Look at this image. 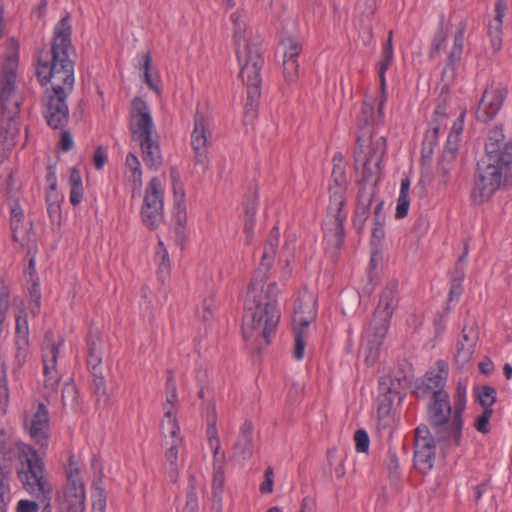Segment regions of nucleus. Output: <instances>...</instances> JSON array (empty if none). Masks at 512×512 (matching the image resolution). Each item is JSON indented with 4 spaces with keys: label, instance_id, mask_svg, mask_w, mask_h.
<instances>
[{
    "label": "nucleus",
    "instance_id": "nucleus-9",
    "mask_svg": "<svg viewBox=\"0 0 512 512\" xmlns=\"http://www.w3.org/2000/svg\"><path fill=\"white\" fill-rule=\"evenodd\" d=\"M347 184L345 168L335 163L329 183V205L324 226V239L334 249L341 247L345 237L343 222L347 218V211L343 207L346 203Z\"/></svg>",
    "mask_w": 512,
    "mask_h": 512
},
{
    "label": "nucleus",
    "instance_id": "nucleus-19",
    "mask_svg": "<svg viewBox=\"0 0 512 512\" xmlns=\"http://www.w3.org/2000/svg\"><path fill=\"white\" fill-rule=\"evenodd\" d=\"M448 378V368L443 360L436 362V368L426 372L421 381H417L414 394L417 398L434 396L438 393H448L445 386Z\"/></svg>",
    "mask_w": 512,
    "mask_h": 512
},
{
    "label": "nucleus",
    "instance_id": "nucleus-36",
    "mask_svg": "<svg viewBox=\"0 0 512 512\" xmlns=\"http://www.w3.org/2000/svg\"><path fill=\"white\" fill-rule=\"evenodd\" d=\"M10 474L11 471H5V468L0 466V512H7V504L11 500Z\"/></svg>",
    "mask_w": 512,
    "mask_h": 512
},
{
    "label": "nucleus",
    "instance_id": "nucleus-56",
    "mask_svg": "<svg viewBox=\"0 0 512 512\" xmlns=\"http://www.w3.org/2000/svg\"><path fill=\"white\" fill-rule=\"evenodd\" d=\"M107 150L103 146H98L95 149L94 156H93V163L94 167L97 170H100L104 167L105 163L107 162Z\"/></svg>",
    "mask_w": 512,
    "mask_h": 512
},
{
    "label": "nucleus",
    "instance_id": "nucleus-35",
    "mask_svg": "<svg viewBox=\"0 0 512 512\" xmlns=\"http://www.w3.org/2000/svg\"><path fill=\"white\" fill-rule=\"evenodd\" d=\"M474 395L484 410H493V405L497 400V391L494 387L489 385L475 387Z\"/></svg>",
    "mask_w": 512,
    "mask_h": 512
},
{
    "label": "nucleus",
    "instance_id": "nucleus-64",
    "mask_svg": "<svg viewBox=\"0 0 512 512\" xmlns=\"http://www.w3.org/2000/svg\"><path fill=\"white\" fill-rule=\"evenodd\" d=\"M358 8L366 16H372L377 10V0H359Z\"/></svg>",
    "mask_w": 512,
    "mask_h": 512
},
{
    "label": "nucleus",
    "instance_id": "nucleus-51",
    "mask_svg": "<svg viewBox=\"0 0 512 512\" xmlns=\"http://www.w3.org/2000/svg\"><path fill=\"white\" fill-rule=\"evenodd\" d=\"M493 413V410H484L483 409V412L481 415H479L477 418H476V421H475V428L483 433V434H486L490 431V428H489V421H490V418H491V415Z\"/></svg>",
    "mask_w": 512,
    "mask_h": 512
},
{
    "label": "nucleus",
    "instance_id": "nucleus-14",
    "mask_svg": "<svg viewBox=\"0 0 512 512\" xmlns=\"http://www.w3.org/2000/svg\"><path fill=\"white\" fill-rule=\"evenodd\" d=\"M413 465L421 474L429 473L436 460L435 434L428 426L420 425L415 429Z\"/></svg>",
    "mask_w": 512,
    "mask_h": 512
},
{
    "label": "nucleus",
    "instance_id": "nucleus-54",
    "mask_svg": "<svg viewBox=\"0 0 512 512\" xmlns=\"http://www.w3.org/2000/svg\"><path fill=\"white\" fill-rule=\"evenodd\" d=\"M466 255H467V249H465V253L459 258V261L455 266V269H454L452 277H451V282H454V283L459 282V284L463 285V281L465 278V271H464V266H463L462 262L464 261Z\"/></svg>",
    "mask_w": 512,
    "mask_h": 512
},
{
    "label": "nucleus",
    "instance_id": "nucleus-44",
    "mask_svg": "<svg viewBox=\"0 0 512 512\" xmlns=\"http://www.w3.org/2000/svg\"><path fill=\"white\" fill-rule=\"evenodd\" d=\"M299 64L297 60H283V75L285 81L293 83L298 78Z\"/></svg>",
    "mask_w": 512,
    "mask_h": 512
},
{
    "label": "nucleus",
    "instance_id": "nucleus-49",
    "mask_svg": "<svg viewBox=\"0 0 512 512\" xmlns=\"http://www.w3.org/2000/svg\"><path fill=\"white\" fill-rule=\"evenodd\" d=\"M9 397L7 366L0 356V398L7 400Z\"/></svg>",
    "mask_w": 512,
    "mask_h": 512
},
{
    "label": "nucleus",
    "instance_id": "nucleus-39",
    "mask_svg": "<svg viewBox=\"0 0 512 512\" xmlns=\"http://www.w3.org/2000/svg\"><path fill=\"white\" fill-rule=\"evenodd\" d=\"M151 63H152V59H151L150 53L147 52V53L143 54L141 67L143 69L144 82L147 84V86L151 90L159 93L160 92L159 81H158L157 77L153 78L150 73Z\"/></svg>",
    "mask_w": 512,
    "mask_h": 512
},
{
    "label": "nucleus",
    "instance_id": "nucleus-29",
    "mask_svg": "<svg viewBox=\"0 0 512 512\" xmlns=\"http://www.w3.org/2000/svg\"><path fill=\"white\" fill-rule=\"evenodd\" d=\"M253 425L251 421L246 420L240 427V432L236 443L233 446V456L247 460L253 454Z\"/></svg>",
    "mask_w": 512,
    "mask_h": 512
},
{
    "label": "nucleus",
    "instance_id": "nucleus-18",
    "mask_svg": "<svg viewBox=\"0 0 512 512\" xmlns=\"http://www.w3.org/2000/svg\"><path fill=\"white\" fill-rule=\"evenodd\" d=\"M233 23V39L236 46V56L239 61V52H252L256 50L260 57H263L261 43L257 37L252 38L247 30V13L243 9H238L230 15Z\"/></svg>",
    "mask_w": 512,
    "mask_h": 512
},
{
    "label": "nucleus",
    "instance_id": "nucleus-52",
    "mask_svg": "<svg viewBox=\"0 0 512 512\" xmlns=\"http://www.w3.org/2000/svg\"><path fill=\"white\" fill-rule=\"evenodd\" d=\"M387 467H388L390 476L394 479H398L400 476V465H399L397 455L394 451L389 450V452H388Z\"/></svg>",
    "mask_w": 512,
    "mask_h": 512
},
{
    "label": "nucleus",
    "instance_id": "nucleus-33",
    "mask_svg": "<svg viewBox=\"0 0 512 512\" xmlns=\"http://www.w3.org/2000/svg\"><path fill=\"white\" fill-rule=\"evenodd\" d=\"M455 167V159H452V154H442L437 165V177L439 185L447 186L451 180V171Z\"/></svg>",
    "mask_w": 512,
    "mask_h": 512
},
{
    "label": "nucleus",
    "instance_id": "nucleus-62",
    "mask_svg": "<svg viewBox=\"0 0 512 512\" xmlns=\"http://www.w3.org/2000/svg\"><path fill=\"white\" fill-rule=\"evenodd\" d=\"M102 355H87V367L90 373L102 372Z\"/></svg>",
    "mask_w": 512,
    "mask_h": 512
},
{
    "label": "nucleus",
    "instance_id": "nucleus-32",
    "mask_svg": "<svg viewBox=\"0 0 512 512\" xmlns=\"http://www.w3.org/2000/svg\"><path fill=\"white\" fill-rule=\"evenodd\" d=\"M11 217L10 227L12 230V237L15 242H22L25 240V234L22 232L24 213L17 202L10 206Z\"/></svg>",
    "mask_w": 512,
    "mask_h": 512
},
{
    "label": "nucleus",
    "instance_id": "nucleus-63",
    "mask_svg": "<svg viewBox=\"0 0 512 512\" xmlns=\"http://www.w3.org/2000/svg\"><path fill=\"white\" fill-rule=\"evenodd\" d=\"M61 130H62V132H61L59 147L62 151L68 152L74 146L73 137L69 131L64 130V129H61Z\"/></svg>",
    "mask_w": 512,
    "mask_h": 512
},
{
    "label": "nucleus",
    "instance_id": "nucleus-48",
    "mask_svg": "<svg viewBox=\"0 0 512 512\" xmlns=\"http://www.w3.org/2000/svg\"><path fill=\"white\" fill-rule=\"evenodd\" d=\"M12 451V444L6 441L3 434H0V466H3L5 471H10L4 462L11 460Z\"/></svg>",
    "mask_w": 512,
    "mask_h": 512
},
{
    "label": "nucleus",
    "instance_id": "nucleus-15",
    "mask_svg": "<svg viewBox=\"0 0 512 512\" xmlns=\"http://www.w3.org/2000/svg\"><path fill=\"white\" fill-rule=\"evenodd\" d=\"M63 342V339L56 342L52 331L45 333L42 344V363L44 388L47 393H56L60 384L61 375L57 369V359Z\"/></svg>",
    "mask_w": 512,
    "mask_h": 512
},
{
    "label": "nucleus",
    "instance_id": "nucleus-6",
    "mask_svg": "<svg viewBox=\"0 0 512 512\" xmlns=\"http://www.w3.org/2000/svg\"><path fill=\"white\" fill-rule=\"evenodd\" d=\"M18 56L8 55L0 76V143L8 149L14 146L18 134L15 118L20 112L21 97L16 88Z\"/></svg>",
    "mask_w": 512,
    "mask_h": 512
},
{
    "label": "nucleus",
    "instance_id": "nucleus-11",
    "mask_svg": "<svg viewBox=\"0 0 512 512\" xmlns=\"http://www.w3.org/2000/svg\"><path fill=\"white\" fill-rule=\"evenodd\" d=\"M239 77L247 86L246 113L254 114L261 96V70L264 58L256 50L239 52Z\"/></svg>",
    "mask_w": 512,
    "mask_h": 512
},
{
    "label": "nucleus",
    "instance_id": "nucleus-5",
    "mask_svg": "<svg viewBox=\"0 0 512 512\" xmlns=\"http://www.w3.org/2000/svg\"><path fill=\"white\" fill-rule=\"evenodd\" d=\"M385 153L386 138L384 136L376 137L372 143H368L363 148H360L359 145L355 148V162L362 164V178L358 181L359 191L353 217V226L358 233L365 228L373 202L376 199H381L377 196V184L380 179V165Z\"/></svg>",
    "mask_w": 512,
    "mask_h": 512
},
{
    "label": "nucleus",
    "instance_id": "nucleus-45",
    "mask_svg": "<svg viewBox=\"0 0 512 512\" xmlns=\"http://www.w3.org/2000/svg\"><path fill=\"white\" fill-rule=\"evenodd\" d=\"M92 376V384L91 388L93 393L97 396L98 400L102 397H106V382L102 375V372L99 373H91Z\"/></svg>",
    "mask_w": 512,
    "mask_h": 512
},
{
    "label": "nucleus",
    "instance_id": "nucleus-7",
    "mask_svg": "<svg viewBox=\"0 0 512 512\" xmlns=\"http://www.w3.org/2000/svg\"><path fill=\"white\" fill-rule=\"evenodd\" d=\"M15 447L19 460L17 478L22 488L30 496L40 501L43 506L51 503L53 486L39 451L22 441L16 442Z\"/></svg>",
    "mask_w": 512,
    "mask_h": 512
},
{
    "label": "nucleus",
    "instance_id": "nucleus-12",
    "mask_svg": "<svg viewBox=\"0 0 512 512\" xmlns=\"http://www.w3.org/2000/svg\"><path fill=\"white\" fill-rule=\"evenodd\" d=\"M211 136V118L197 110L194 115V126L190 138L193 150L194 167L201 174H205L209 169V147L211 145Z\"/></svg>",
    "mask_w": 512,
    "mask_h": 512
},
{
    "label": "nucleus",
    "instance_id": "nucleus-28",
    "mask_svg": "<svg viewBox=\"0 0 512 512\" xmlns=\"http://www.w3.org/2000/svg\"><path fill=\"white\" fill-rule=\"evenodd\" d=\"M279 238L280 232L278 227H273L265 242L261 263L259 264L253 276H256L261 271L263 274V281L268 280V270L273 265L276 250L279 245Z\"/></svg>",
    "mask_w": 512,
    "mask_h": 512
},
{
    "label": "nucleus",
    "instance_id": "nucleus-58",
    "mask_svg": "<svg viewBox=\"0 0 512 512\" xmlns=\"http://www.w3.org/2000/svg\"><path fill=\"white\" fill-rule=\"evenodd\" d=\"M210 447L213 450V467L220 464V459H222V465H224L225 455L220 452V440L219 437H212Z\"/></svg>",
    "mask_w": 512,
    "mask_h": 512
},
{
    "label": "nucleus",
    "instance_id": "nucleus-57",
    "mask_svg": "<svg viewBox=\"0 0 512 512\" xmlns=\"http://www.w3.org/2000/svg\"><path fill=\"white\" fill-rule=\"evenodd\" d=\"M409 206H410L409 197L398 196L396 213H395L396 218L401 219V218H404L405 216H407Z\"/></svg>",
    "mask_w": 512,
    "mask_h": 512
},
{
    "label": "nucleus",
    "instance_id": "nucleus-53",
    "mask_svg": "<svg viewBox=\"0 0 512 512\" xmlns=\"http://www.w3.org/2000/svg\"><path fill=\"white\" fill-rule=\"evenodd\" d=\"M39 503L41 502L38 501L37 499H21L17 503L16 512H38Z\"/></svg>",
    "mask_w": 512,
    "mask_h": 512
},
{
    "label": "nucleus",
    "instance_id": "nucleus-43",
    "mask_svg": "<svg viewBox=\"0 0 512 512\" xmlns=\"http://www.w3.org/2000/svg\"><path fill=\"white\" fill-rule=\"evenodd\" d=\"M15 344V355H14V363L15 369H21L27 361V358L30 353V344L29 342H14Z\"/></svg>",
    "mask_w": 512,
    "mask_h": 512
},
{
    "label": "nucleus",
    "instance_id": "nucleus-23",
    "mask_svg": "<svg viewBox=\"0 0 512 512\" xmlns=\"http://www.w3.org/2000/svg\"><path fill=\"white\" fill-rule=\"evenodd\" d=\"M317 315V301L313 293L305 290L296 299L294 307V326L307 328Z\"/></svg>",
    "mask_w": 512,
    "mask_h": 512
},
{
    "label": "nucleus",
    "instance_id": "nucleus-17",
    "mask_svg": "<svg viewBox=\"0 0 512 512\" xmlns=\"http://www.w3.org/2000/svg\"><path fill=\"white\" fill-rule=\"evenodd\" d=\"M23 426L39 451L45 453L50 440V414L47 406L38 402L34 413L24 417Z\"/></svg>",
    "mask_w": 512,
    "mask_h": 512
},
{
    "label": "nucleus",
    "instance_id": "nucleus-55",
    "mask_svg": "<svg viewBox=\"0 0 512 512\" xmlns=\"http://www.w3.org/2000/svg\"><path fill=\"white\" fill-rule=\"evenodd\" d=\"M265 480L260 485V491L263 494L272 493L273 491V483H274V473L272 467H267L265 470Z\"/></svg>",
    "mask_w": 512,
    "mask_h": 512
},
{
    "label": "nucleus",
    "instance_id": "nucleus-1",
    "mask_svg": "<svg viewBox=\"0 0 512 512\" xmlns=\"http://www.w3.org/2000/svg\"><path fill=\"white\" fill-rule=\"evenodd\" d=\"M74 52L71 44L69 17H63L54 28L49 49H42L35 57L36 77L41 86L51 84L42 98V115L52 129H64L69 120L67 98L74 89Z\"/></svg>",
    "mask_w": 512,
    "mask_h": 512
},
{
    "label": "nucleus",
    "instance_id": "nucleus-47",
    "mask_svg": "<svg viewBox=\"0 0 512 512\" xmlns=\"http://www.w3.org/2000/svg\"><path fill=\"white\" fill-rule=\"evenodd\" d=\"M283 44L285 46L284 60H297L302 49L301 45L293 39H287Z\"/></svg>",
    "mask_w": 512,
    "mask_h": 512
},
{
    "label": "nucleus",
    "instance_id": "nucleus-37",
    "mask_svg": "<svg viewBox=\"0 0 512 512\" xmlns=\"http://www.w3.org/2000/svg\"><path fill=\"white\" fill-rule=\"evenodd\" d=\"M412 377L413 375L410 367H407V371L402 370L399 373H395L391 379V386L387 388L388 393H392L393 391L399 393L398 389L408 388L412 383Z\"/></svg>",
    "mask_w": 512,
    "mask_h": 512
},
{
    "label": "nucleus",
    "instance_id": "nucleus-59",
    "mask_svg": "<svg viewBox=\"0 0 512 512\" xmlns=\"http://www.w3.org/2000/svg\"><path fill=\"white\" fill-rule=\"evenodd\" d=\"M393 60V46H392V31L389 32V37L382 49V58L380 61L391 65Z\"/></svg>",
    "mask_w": 512,
    "mask_h": 512
},
{
    "label": "nucleus",
    "instance_id": "nucleus-30",
    "mask_svg": "<svg viewBox=\"0 0 512 512\" xmlns=\"http://www.w3.org/2000/svg\"><path fill=\"white\" fill-rule=\"evenodd\" d=\"M178 395L176 393H166V402L163 404L164 417L169 429V433L173 438H177L180 434V427L176 418V404Z\"/></svg>",
    "mask_w": 512,
    "mask_h": 512
},
{
    "label": "nucleus",
    "instance_id": "nucleus-46",
    "mask_svg": "<svg viewBox=\"0 0 512 512\" xmlns=\"http://www.w3.org/2000/svg\"><path fill=\"white\" fill-rule=\"evenodd\" d=\"M354 441L356 451L359 453H365L369 449V436L368 433L364 429H358L354 433Z\"/></svg>",
    "mask_w": 512,
    "mask_h": 512
},
{
    "label": "nucleus",
    "instance_id": "nucleus-42",
    "mask_svg": "<svg viewBox=\"0 0 512 512\" xmlns=\"http://www.w3.org/2000/svg\"><path fill=\"white\" fill-rule=\"evenodd\" d=\"M447 39V33L443 29V19L440 22L439 28L436 31L431 44L429 56L434 59L440 53Z\"/></svg>",
    "mask_w": 512,
    "mask_h": 512
},
{
    "label": "nucleus",
    "instance_id": "nucleus-34",
    "mask_svg": "<svg viewBox=\"0 0 512 512\" xmlns=\"http://www.w3.org/2000/svg\"><path fill=\"white\" fill-rule=\"evenodd\" d=\"M70 195L69 201L73 206L81 203L83 197V185L80 171L77 168H72L69 175Z\"/></svg>",
    "mask_w": 512,
    "mask_h": 512
},
{
    "label": "nucleus",
    "instance_id": "nucleus-3",
    "mask_svg": "<svg viewBox=\"0 0 512 512\" xmlns=\"http://www.w3.org/2000/svg\"><path fill=\"white\" fill-rule=\"evenodd\" d=\"M266 282L263 281V274L260 271L253 276L248 286L242 333L246 340L263 339L266 344H269L271 337L275 334L281 314L277 302L278 284L273 281L265 288Z\"/></svg>",
    "mask_w": 512,
    "mask_h": 512
},
{
    "label": "nucleus",
    "instance_id": "nucleus-60",
    "mask_svg": "<svg viewBox=\"0 0 512 512\" xmlns=\"http://www.w3.org/2000/svg\"><path fill=\"white\" fill-rule=\"evenodd\" d=\"M198 511V498L195 490L192 488L187 492L186 505L184 512H197Z\"/></svg>",
    "mask_w": 512,
    "mask_h": 512
},
{
    "label": "nucleus",
    "instance_id": "nucleus-61",
    "mask_svg": "<svg viewBox=\"0 0 512 512\" xmlns=\"http://www.w3.org/2000/svg\"><path fill=\"white\" fill-rule=\"evenodd\" d=\"M88 354L87 355H102V348L100 339L97 336H93L91 333L87 339Z\"/></svg>",
    "mask_w": 512,
    "mask_h": 512
},
{
    "label": "nucleus",
    "instance_id": "nucleus-38",
    "mask_svg": "<svg viewBox=\"0 0 512 512\" xmlns=\"http://www.w3.org/2000/svg\"><path fill=\"white\" fill-rule=\"evenodd\" d=\"M29 342V325L27 314L20 311L16 315L15 337L14 342Z\"/></svg>",
    "mask_w": 512,
    "mask_h": 512
},
{
    "label": "nucleus",
    "instance_id": "nucleus-27",
    "mask_svg": "<svg viewBox=\"0 0 512 512\" xmlns=\"http://www.w3.org/2000/svg\"><path fill=\"white\" fill-rule=\"evenodd\" d=\"M371 246L378 251L382 247L385 238L386 214L384 212V200L376 199L373 202Z\"/></svg>",
    "mask_w": 512,
    "mask_h": 512
},
{
    "label": "nucleus",
    "instance_id": "nucleus-8",
    "mask_svg": "<svg viewBox=\"0 0 512 512\" xmlns=\"http://www.w3.org/2000/svg\"><path fill=\"white\" fill-rule=\"evenodd\" d=\"M130 131L132 139L140 145L146 167L157 170L163 162L160 144L157 135H154L150 109L140 97H135L131 103Z\"/></svg>",
    "mask_w": 512,
    "mask_h": 512
},
{
    "label": "nucleus",
    "instance_id": "nucleus-25",
    "mask_svg": "<svg viewBox=\"0 0 512 512\" xmlns=\"http://www.w3.org/2000/svg\"><path fill=\"white\" fill-rule=\"evenodd\" d=\"M465 29L466 23L461 22L457 28V31L455 32L453 45L447 55L446 65L442 72L443 75L450 72L451 76L453 77L460 65L464 48Z\"/></svg>",
    "mask_w": 512,
    "mask_h": 512
},
{
    "label": "nucleus",
    "instance_id": "nucleus-22",
    "mask_svg": "<svg viewBox=\"0 0 512 512\" xmlns=\"http://www.w3.org/2000/svg\"><path fill=\"white\" fill-rule=\"evenodd\" d=\"M172 185L174 193V209L172 216L173 229L176 242L182 243L185 238L187 223L185 192L178 176H172Z\"/></svg>",
    "mask_w": 512,
    "mask_h": 512
},
{
    "label": "nucleus",
    "instance_id": "nucleus-10",
    "mask_svg": "<svg viewBox=\"0 0 512 512\" xmlns=\"http://www.w3.org/2000/svg\"><path fill=\"white\" fill-rule=\"evenodd\" d=\"M398 281L390 280L382 291L379 303L367 329L370 348L378 347L387 334L393 312L398 305Z\"/></svg>",
    "mask_w": 512,
    "mask_h": 512
},
{
    "label": "nucleus",
    "instance_id": "nucleus-13",
    "mask_svg": "<svg viewBox=\"0 0 512 512\" xmlns=\"http://www.w3.org/2000/svg\"><path fill=\"white\" fill-rule=\"evenodd\" d=\"M385 99L377 100L373 96H366L362 102L360 113L357 116V145L360 148L372 143L376 137H381L376 132V126L382 123L384 119Z\"/></svg>",
    "mask_w": 512,
    "mask_h": 512
},
{
    "label": "nucleus",
    "instance_id": "nucleus-50",
    "mask_svg": "<svg viewBox=\"0 0 512 512\" xmlns=\"http://www.w3.org/2000/svg\"><path fill=\"white\" fill-rule=\"evenodd\" d=\"M224 484V465H222V459H220V464L213 467L212 489L223 490Z\"/></svg>",
    "mask_w": 512,
    "mask_h": 512
},
{
    "label": "nucleus",
    "instance_id": "nucleus-4",
    "mask_svg": "<svg viewBox=\"0 0 512 512\" xmlns=\"http://www.w3.org/2000/svg\"><path fill=\"white\" fill-rule=\"evenodd\" d=\"M466 401V386L461 383L457 385L453 397V407L448 393H438L429 398L427 421L444 454L459 447L462 443L463 412Z\"/></svg>",
    "mask_w": 512,
    "mask_h": 512
},
{
    "label": "nucleus",
    "instance_id": "nucleus-2",
    "mask_svg": "<svg viewBox=\"0 0 512 512\" xmlns=\"http://www.w3.org/2000/svg\"><path fill=\"white\" fill-rule=\"evenodd\" d=\"M502 128L489 130L485 157L477 163L472 191L476 203L487 202L497 190L512 185V139L505 142Z\"/></svg>",
    "mask_w": 512,
    "mask_h": 512
},
{
    "label": "nucleus",
    "instance_id": "nucleus-26",
    "mask_svg": "<svg viewBox=\"0 0 512 512\" xmlns=\"http://www.w3.org/2000/svg\"><path fill=\"white\" fill-rule=\"evenodd\" d=\"M507 9V0H496L495 17L488 23V36L491 42V48L497 53L502 48V23L505 11Z\"/></svg>",
    "mask_w": 512,
    "mask_h": 512
},
{
    "label": "nucleus",
    "instance_id": "nucleus-41",
    "mask_svg": "<svg viewBox=\"0 0 512 512\" xmlns=\"http://www.w3.org/2000/svg\"><path fill=\"white\" fill-rule=\"evenodd\" d=\"M78 390L72 383H64L62 389V403L64 406H70L76 410L78 407Z\"/></svg>",
    "mask_w": 512,
    "mask_h": 512
},
{
    "label": "nucleus",
    "instance_id": "nucleus-40",
    "mask_svg": "<svg viewBox=\"0 0 512 512\" xmlns=\"http://www.w3.org/2000/svg\"><path fill=\"white\" fill-rule=\"evenodd\" d=\"M308 336V329L307 328H300L294 326V340H295V346H294V357L297 360H302L305 354V340Z\"/></svg>",
    "mask_w": 512,
    "mask_h": 512
},
{
    "label": "nucleus",
    "instance_id": "nucleus-31",
    "mask_svg": "<svg viewBox=\"0 0 512 512\" xmlns=\"http://www.w3.org/2000/svg\"><path fill=\"white\" fill-rule=\"evenodd\" d=\"M126 177L134 190H139L142 186V170L138 157L129 152L126 156Z\"/></svg>",
    "mask_w": 512,
    "mask_h": 512
},
{
    "label": "nucleus",
    "instance_id": "nucleus-16",
    "mask_svg": "<svg viewBox=\"0 0 512 512\" xmlns=\"http://www.w3.org/2000/svg\"><path fill=\"white\" fill-rule=\"evenodd\" d=\"M164 191L158 177H153L145 189L143 206L141 208L142 221L149 229H156L164 216Z\"/></svg>",
    "mask_w": 512,
    "mask_h": 512
},
{
    "label": "nucleus",
    "instance_id": "nucleus-21",
    "mask_svg": "<svg viewBox=\"0 0 512 512\" xmlns=\"http://www.w3.org/2000/svg\"><path fill=\"white\" fill-rule=\"evenodd\" d=\"M85 487L80 479L78 469L71 471L68 475V483L64 490L62 512H84L85 511Z\"/></svg>",
    "mask_w": 512,
    "mask_h": 512
},
{
    "label": "nucleus",
    "instance_id": "nucleus-24",
    "mask_svg": "<svg viewBox=\"0 0 512 512\" xmlns=\"http://www.w3.org/2000/svg\"><path fill=\"white\" fill-rule=\"evenodd\" d=\"M507 91L505 89L486 88L476 110V117L481 122L492 120L502 107Z\"/></svg>",
    "mask_w": 512,
    "mask_h": 512
},
{
    "label": "nucleus",
    "instance_id": "nucleus-20",
    "mask_svg": "<svg viewBox=\"0 0 512 512\" xmlns=\"http://www.w3.org/2000/svg\"><path fill=\"white\" fill-rule=\"evenodd\" d=\"M478 341V326L474 318L468 317L464 321L461 336L456 344L455 362L463 368L471 360Z\"/></svg>",
    "mask_w": 512,
    "mask_h": 512
}]
</instances>
